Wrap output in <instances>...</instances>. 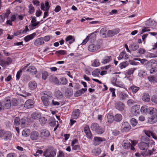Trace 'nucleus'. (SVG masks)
<instances>
[{
	"instance_id": "obj_1",
	"label": "nucleus",
	"mask_w": 157,
	"mask_h": 157,
	"mask_svg": "<svg viewBox=\"0 0 157 157\" xmlns=\"http://www.w3.org/2000/svg\"><path fill=\"white\" fill-rule=\"evenodd\" d=\"M90 128L92 131L98 134H102L105 131L104 129L96 123H92L90 126Z\"/></svg>"
},
{
	"instance_id": "obj_2",
	"label": "nucleus",
	"mask_w": 157,
	"mask_h": 157,
	"mask_svg": "<svg viewBox=\"0 0 157 157\" xmlns=\"http://www.w3.org/2000/svg\"><path fill=\"white\" fill-rule=\"evenodd\" d=\"M42 94H43L44 95L41 97V100L45 106H48L50 103L49 100L52 97L51 94L50 92L47 91L43 92Z\"/></svg>"
},
{
	"instance_id": "obj_3",
	"label": "nucleus",
	"mask_w": 157,
	"mask_h": 157,
	"mask_svg": "<svg viewBox=\"0 0 157 157\" xmlns=\"http://www.w3.org/2000/svg\"><path fill=\"white\" fill-rule=\"evenodd\" d=\"M140 111L142 113H144L146 114H152V113H155L157 111V109L155 108L152 107L148 108L146 105L142 106L140 109Z\"/></svg>"
},
{
	"instance_id": "obj_4",
	"label": "nucleus",
	"mask_w": 157,
	"mask_h": 157,
	"mask_svg": "<svg viewBox=\"0 0 157 157\" xmlns=\"http://www.w3.org/2000/svg\"><path fill=\"white\" fill-rule=\"evenodd\" d=\"M56 154V151L48 149L44 152L43 155L46 157H54Z\"/></svg>"
},
{
	"instance_id": "obj_5",
	"label": "nucleus",
	"mask_w": 157,
	"mask_h": 157,
	"mask_svg": "<svg viewBox=\"0 0 157 157\" xmlns=\"http://www.w3.org/2000/svg\"><path fill=\"white\" fill-rule=\"evenodd\" d=\"M131 113L135 116H137L140 113V106L139 105H136L133 106L131 109Z\"/></svg>"
},
{
	"instance_id": "obj_6",
	"label": "nucleus",
	"mask_w": 157,
	"mask_h": 157,
	"mask_svg": "<svg viewBox=\"0 0 157 157\" xmlns=\"http://www.w3.org/2000/svg\"><path fill=\"white\" fill-rule=\"evenodd\" d=\"M131 129V126L127 122H124L122 123L121 131L123 132H127Z\"/></svg>"
},
{
	"instance_id": "obj_7",
	"label": "nucleus",
	"mask_w": 157,
	"mask_h": 157,
	"mask_svg": "<svg viewBox=\"0 0 157 157\" xmlns=\"http://www.w3.org/2000/svg\"><path fill=\"white\" fill-rule=\"evenodd\" d=\"M97 33L96 31L92 33L90 35L87 36L86 38L83 41L82 44L84 45L85 44L89 39H93L94 40L95 39L96 35L95 33Z\"/></svg>"
},
{
	"instance_id": "obj_8",
	"label": "nucleus",
	"mask_w": 157,
	"mask_h": 157,
	"mask_svg": "<svg viewBox=\"0 0 157 157\" xmlns=\"http://www.w3.org/2000/svg\"><path fill=\"white\" fill-rule=\"evenodd\" d=\"M115 107L117 110L120 111H122L124 109L125 105L123 103L119 101L115 103Z\"/></svg>"
},
{
	"instance_id": "obj_9",
	"label": "nucleus",
	"mask_w": 157,
	"mask_h": 157,
	"mask_svg": "<svg viewBox=\"0 0 157 157\" xmlns=\"http://www.w3.org/2000/svg\"><path fill=\"white\" fill-rule=\"evenodd\" d=\"M14 124L15 125L17 126L21 124V126L23 127H24L25 121L24 120H23V119L20 120L19 117H17L14 119Z\"/></svg>"
},
{
	"instance_id": "obj_10",
	"label": "nucleus",
	"mask_w": 157,
	"mask_h": 157,
	"mask_svg": "<svg viewBox=\"0 0 157 157\" xmlns=\"http://www.w3.org/2000/svg\"><path fill=\"white\" fill-rule=\"evenodd\" d=\"M100 46L99 45L92 44L89 45L88 47L89 50L91 52H95L97 51L100 48Z\"/></svg>"
},
{
	"instance_id": "obj_11",
	"label": "nucleus",
	"mask_w": 157,
	"mask_h": 157,
	"mask_svg": "<svg viewBox=\"0 0 157 157\" xmlns=\"http://www.w3.org/2000/svg\"><path fill=\"white\" fill-rule=\"evenodd\" d=\"M34 101L33 100L28 99L25 102L24 107L27 109L32 108L34 106Z\"/></svg>"
},
{
	"instance_id": "obj_12",
	"label": "nucleus",
	"mask_w": 157,
	"mask_h": 157,
	"mask_svg": "<svg viewBox=\"0 0 157 157\" xmlns=\"http://www.w3.org/2000/svg\"><path fill=\"white\" fill-rule=\"evenodd\" d=\"M105 140V139L100 137L95 136L93 140V144L94 145H98L101 142Z\"/></svg>"
},
{
	"instance_id": "obj_13",
	"label": "nucleus",
	"mask_w": 157,
	"mask_h": 157,
	"mask_svg": "<svg viewBox=\"0 0 157 157\" xmlns=\"http://www.w3.org/2000/svg\"><path fill=\"white\" fill-rule=\"evenodd\" d=\"M5 107L6 109H10L11 106V102L9 97L6 98L3 101Z\"/></svg>"
},
{
	"instance_id": "obj_14",
	"label": "nucleus",
	"mask_w": 157,
	"mask_h": 157,
	"mask_svg": "<svg viewBox=\"0 0 157 157\" xmlns=\"http://www.w3.org/2000/svg\"><path fill=\"white\" fill-rule=\"evenodd\" d=\"M30 137L32 140H35L38 139L39 138V134L37 131H33L31 132Z\"/></svg>"
},
{
	"instance_id": "obj_15",
	"label": "nucleus",
	"mask_w": 157,
	"mask_h": 157,
	"mask_svg": "<svg viewBox=\"0 0 157 157\" xmlns=\"http://www.w3.org/2000/svg\"><path fill=\"white\" fill-rule=\"evenodd\" d=\"M148 142H141L138 144V146L142 150H147L149 147Z\"/></svg>"
},
{
	"instance_id": "obj_16",
	"label": "nucleus",
	"mask_w": 157,
	"mask_h": 157,
	"mask_svg": "<svg viewBox=\"0 0 157 157\" xmlns=\"http://www.w3.org/2000/svg\"><path fill=\"white\" fill-rule=\"evenodd\" d=\"M119 30L118 29H114L109 30L107 33V35L109 36H112L118 33Z\"/></svg>"
},
{
	"instance_id": "obj_17",
	"label": "nucleus",
	"mask_w": 157,
	"mask_h": 157,
	"mask_svg": "<svg viewBox=\"0 0 157 157\" xmlns=\"http://www.w3.org/2000/svg\"><path fill=\"white\" fill-rule=\"evenodd\" d=\"M50 135L49 131L46 129H42L41 131V137L45 139Z\"/></svg>"
},
{
	"instance_id": "obj_18",
	"label": "nucleus",
	"mask_w": 157,
	"mask_h": 157,
	"mask_svg": "<svg viewBox=\"0 0 157 157\" xmlns=\"http://www.w3.org/2000/svg\"><path fill=\"white\" fill-rule=\"evenodd\" d=\"M84 132L88 138L90 139L92 138V135L89 126L88 125L85 126L84 127Z\"/></svg>"
},
{
	"instance_id": "obj_19",
	"label": "nucleus",
	"mask_w": 157,
	"mask_h": 157,
	"mask_svg": "<svg viewBox=\"0 0 157 157\" xmlns=\"http://www.w3.org/2000/svg\"><path fill=\"white\" fill-rule=\"evenodd\" d=\"M80 110L78 109H74L73 112L71 115L73 119H77L80 115Z\"/></svg>"
},
{
	"instance_id": "obj_20",
	"label": "nucleus",
	"mask_w": 157,
	"mask_h": 157,
	"mask_svg": "<svg viewBox=\"0 0 157 157\" xmlns=\"http://www.w3.org/2000/svg\"><path fill=\"white\" fill-rule=\"evenodd\" d=\"M55 96L59 100L63 99L64 96L62 93L59 90H57L55 92Z\"/></svg>"
},
{
	"instance_id": "obj_21",
	"label": "nucleus",
	"mask_w": 157,
	"mask_h": 157,
	"mask_svg": "<svg viewBox=\"0 0 157 157\" xmlns=\"http://www.w3.org/2000/svg\"><path fill=\"white\" fill-rule=\"evenodd\" d=\"M152 153V151H147V150L144 152L142 153L141 154H140L138 152L136 153L135 154V155L137 157H140L141 155H142L143 156H146L147 155H150Z\"/></svg>"
},
{
	"instance_id": "obj_22",
	"label": "nucleus",
	"mask_w": 157,
	"mask_h": 157,
	"mask_svg": "<svg viewBox=\"0 0 157 157\" xmlns=\"http://www.w3.org/2000/svg\"><path fill=\"white\" fill-rule=\"evenodd\" d=\"M73 91L72 89L70 88L67 89L65 92V95L66 98H70L73 95Z\"/></svg>"
},
{
	"instance_id": "obj_23",
	"label": "nucleus",
	"mask_w": 157,
	"mask_h": 157,
	"mask_svg": "<svg viewBox=\"0 0 157 157\" xmlns=\"http://www.w3.org/2000/svg\"><path fill=\"white\" fill-rule=\"evenodd\" d=\"M27 71L29 72L32 75H35L37 72V71L35 67L31 66L29 67L27 70Z\"/></svg>"
},
{
	"instance_id": "obj_24",
	"label": "nucleus",
	"mask_w": 157,
	"mask_h": 157,
	"mask_svg": "<svg viewBox=\"0 0 157 157\" xmlns=\"http://www.w3.org/2000/svg\"><path fill=\"white\" fill-rule=\"evenodd\" d=\"M44 43L42 37L36 39L35 40L34 44L35 46H38L44 44Z\"/></svg>"
},
{
	"instance_id": "obj_25",
	"label": "nucleus",
	"mask_w": 157,
	"mask_h": 157,
	"mask_svg": "<svg viewBox=\"0 0 157 157\" xmlns=\"http://www.w3.org/2000/svg\"><path fill=\"white\" fill-rule=\"evenodd\" d=\"M36 35V33H34L28 35L24 38V40L25 42H27L33 39Z\"/></svg>"
},
{
	"instance_id": "obj_26",
	"label": "nucleus",
	"mask_w": 157,
	"mask_h": 157,
	"mask_svg": "<svg viewBox=\"0 0 157 157\" xmlns=\"http://www.w3.org/2000/svg\"><path fill=\"white\" fill-rule=\"evenodd\" d=\"M87 90L86 88H82L80 90H77L75 93V96L77 97L81 95L82 94H84Z\"/></svg>"
},
{
	"instance_id": "obj_27",
	"label": "nucleus",
	"mask_w": 157,
	"mask_h": 157,
	"mask_svg": "<svg viewBox=\"0 0 157 157\" xmlns=\"http://www.w3.org/2000/svg\"><path fill=\"white\" fill-rule=\"evenodd\" d=\"M122 146L124 148L127 149L131 146V143L127 140H124L122 143Z\"/></svg>"
},
{
	"instance_id": "obj_28",
	"label": "nucleus",
	"mask_w": 157,
	"mask_h": 157,
	"mask_svg": "<svg viewBox=\"0 0 157 157\" xmlns=\"http://www.w3.org/2000/svg\"><path fill=\"white\" fill-rule=\"evenodd\" d=\"M37 86V84L34 81H31L29 83V88L31 90L35 89L36 87Z\"/></svg>"
},
{
	"instance_id": "obj_29",
	"label": "nucleus",
	"mask_w": 157,
	"mask_h": 157,
	"mask_svg": "<svg viewBox=\"0 0 157 157\" xmlns=\"http://www.w3.org/2000/svg\"><path fill=\"white\" fill-rule=\"evenodd\" d=\"M49 79L50 82L56 84H59V81L57 78L51 75L49 76Z\"/></svg>"
},
{
	"instance_id": "obj_30",
	"label": "nucleus",
	"mask_w": 157,
	"mask_h": 157,
	"mask_svg": "<svg viewBox=\"0 0 157 157\" xmlns=\"http://www.w3.org/2000/svg\"><path fill=\"white\" fill-rule=\"evenodd\" d=\"M142 100L144 101L148 102L150 100V96L147 93H144L142 97Z\"/></svg>"
},
{
	"instance_id": "obj_31",
	"label": "nucleus",
	"mask_w": 157,
	"mask_h": 157,
	"mask_svg": "<svg viewBox=\"0 0 157 157\" xmlns=\"http://www.w3.org/2000/svg\"><path fill=\"white\" fill-rule=\"evenodd\" d=\"M32 118L35 119H40L41 117V113L38 112L33 113L31 115Z\"/></svg>"
},
{
	"instance_id": "obj_32",
	"label": "nucleus",
	"mask_w": 157,
	"mask_h": 157,
	"mask_svg": "<svg viewBox=\"0 0 157 157\" xmlns=\"http://www.w3.org/2000/svg\"><path fill=\"white\" fill-rule=\"evenodd\" d=\"M11 134L10 132L5 131L3 136L4 139L5 140H10L11 137Z\"/></svg>"
},
{
	"instance_id": "obj_33",
	"label": "nucleus",
	"mask_w": 157,
	"mask_h": 157,
	"mask_svg": "<svg viewBox=\"0 0 157 157\" xmlns=\"http://www.w3.org/2000/svg\"><path fill=\"white\" fill-rule=\"evenodd\" d=\"M75 38L71 35L68 36L66 38V41H68V43L71 44L75 41Z\"/></svg>"
},
{
	"instance_id": "obj_34",
	"label": "nucleus",
	"mask_w": 157,
	"mask_h": 157,
	"mask_svg": "<svg viewBox=\"0 0 157 157\" xmlns=\"http://www.w3.org/2000/svg\"><path fill=\"white\" fill-rule=\"evenodd\" d=\"M119 97L120 100H124L128 98V95L124 93L121 92L119 94Z\"/></svg>"
},
{
	"instance_id": "obj_35",
	"label": "nucleus",
	"mask_w": 157,
	"mask_h": 157,
	"mask_svg": "<svg viewBox=\"0 0 157 157\" xmlns=\"http://www.w3.org/2000/svg\"><path fill=\"white\" fill-rule=\"evenodd\" d=\"M107 30L106 28H102L100 32V35L103 37H106L107 33Z\"/></svg>"
},
{
	"instance_id": "obj_36",
	"label": "nucleus",
	"mask_w": 157,
	"mask_h": 157,
	"mask_svg": "<svg viewBox=\"0 0 157 157\" xmlns=\"http://www.w3.org/2000/svg\"><path fill=\"white\" fill-rule=\"evenodd\" d=\"M102 63L104 64L106 63L109 62L112 60V58L111 56H105L103 59Z\"/></svg>"
},
{
	"instance_id": "obj_37",
	"label": "nucleus",
	"mask_w": 157,
	"mask_h": 157,
	"mask_svg": "<svg viewBox=\"0 0 157 157\" xmlns=\"http://www.w3.org/2000/svg\"><path fill=\"white\" fill-rule=\"evenodd\" d=\"M129 47L132 51H134L139 48V45L136 43H133L130 45Z\"/></svg>"
},
{
	"instance_id": "obj_38",
	"label": "nucleus",
	"mask_w": 157,
	"mask_h": 157,
	"mask_svg": "<svg viewBox=\"0 0 157 157\" xmlns=\"http://www.w3.org/2000/svg\"><path fill=\"white\" fill-rule=\"evenodd\" d=\"M40 23L39 21H37V22L32 23L31 25H29V27L31 29H33L39 26Z\"/></svg>"
},
{
	"instance_id": "obj_39",
	"label": "nucleus",
	"mask_w": 157,
	"mask_h": 157,
	"mask_svg": "<svg viewBox=\"0 0 157 157\" xmlns=\"http://www.w3.org/2000/svg\"><path fill=\"white\" fill-rule=\"evenodd\" d=\"M107 118L108 122L110 124L112 123L113 122V120H114V117L113 116L109 114L107 115Z\"/></svg>"
},
{
	"instance_id": "obj_40",
	"label": "nucleus",
	"mask_w": 157,
	"mask_h": 157,
	"mask_svg": "<svg viewBox=\"0 0 157 157\" xmlns=\"http://www.w3.org/2000/svg\"><path fill=\"white\" fill-rule=\"evenodd\" d=\"M114 118L115 121L117 122H119L121 120L122 116L121 114H117L115 115Z\"/></svg>"
},
{
	"instance_id": "obj_41",
	"label": "nucleus",
	"mask_w": 157,
	"mask_h": 157,
	"mask_svg": "<svg viewBox=\"0 0 157 157\" xmlns=\"http://www.w3.org/2000/svg\"><path fill=\"white\" fill-rule=\"evenodd\" d=\"M135 69V68H130L126 71L125 73V75L126 76H130L133 73Z\"/></svg>"
},
{
	"instance_id": "obj_42",
	"label": "nucleus",
	"mask_w": 157,
	"mask_h": 157,
	"mask_svg": "<svg viewBox=\"0 0 157 157\" xmlns=\"http://www.w3.org/2000/svg\"><path fill=\"white\" fill-rule=\"evenodd\" d=\"M132 92L136 93L139 89L140 88L135 86H132L130 88Z\"/></svg>"
},
{
	"instance_id": "obj_43",
	"label": "nucleus",
	"mask_w": 157,
	"mask_h": 157,
	"mask_svg": "<svg viewBox=\"0 0 157 157\" xmlns=\"http://www.w3.org/2000/svg\"><path fill=\"white\" fill-rule=\"evenodd\" d=\"M130 122L133 126H135L137 124V121L134 118H132L130 120Z\"/></svg>"
},
{
	"instance_id": "obj_44",
	"label": "nucleus",
	"mask_w": 157,
	"mask_h": 157,
	"mask_svg": "<svg viewBox=\"0 0 157 157\" xmlns=\"http://www.w3.org/2000/svg\"><path fill=\"white\" fill-rule=\"evenodd\" d=\"M146 51L144 48H140L138 50L137 53L139 55L136 56V57H140L141 55L145 53Z\"/></svg>"
},
{
	"instance_id": "obj_45",
	"label": "nucleus",
	"mask_w": 157,
	"mask_h": 157,
	"mask_svg": "<svg viewBox=\"0 0 157 157\" xmlns=\"http://www.w3.org/2000/svg\"><path fill=\"white\" fill-rule=\"evenodd\" d=\"M29 13L30 14H32L35 11L34 7L33 6L32 4H30L29 6Z\"/></svg>"
},
{
	"instance_id": "obj_46",
	"label": "nucleus",
	"mask_w": 157,
	"mask_h": 157,
	"mask_svg": "<svg viewBox=\"0 0 157 157\" xmlns=\"http://www.w3.org/2000/svg\"><path fill=\"white\" fill-rule=\"evenodd\" d=\"M128 64V63L127 62H124L121 63L119 65L121 68L122 69L125 68Z\"/></svg>"
},
{
	"instance_id": "obj_47",
	"label": "nucleus",
	"mask_w": 157,
	"mask_h": 157,
	"mask_svg": "<svg viewBox=\"0 0 157 157\" xmlns=\"http://www.w3.org/2000/svg\"><path fill=\"white\" fill-rule=\"evenodd\" d=\"M39 119L40 122L42 125H43L45 124L46 123L47 121V120L45 119V118L44 117H41Z\"/></svg>"
},
{
	"instance_id": "obj_48",
	"label": "nucleus",
	"mask_w": 157,
	"mask_h": 157,
	"mask_svg": "<svg viewBox=\"0 0 157 157\" xmlns=\"http://www.w3.org/2000/svg\"><path fill=\"white\" fill-rule=\"evenodd\" d=\"M141 140L142 141V142H148V144H149L150 142L149 138L148 137H147V136H142L141 138Z\"/></svg>"
},
{
	"instance_id": "obj_49",
	"label": "nucleus",
	"mask_w": 157,
	"mask_h": 157,
	"mask_svg": "<svg viewBox=\"0 0 157 157\" xmlns=\"http://www.w3.org/2000/svg\"><path fill=\"white\" fill-rule=\"evenodd\" d=\"M0 65L2 67H6L7 64L6 61L1 58L0 57Z\"/></svg>"
},
{
	"instance_id": "obj_50",
	"label": "nucleus",
	"mask_w": 157,
	"mask_h": 157,
	"mask_svg": "<svg viewBox=\"0 0 157 157\" xmlns=\"http://www.w3.org/2000/svg\"><path fill=\"white\" fill-rule=\"evenodd\" d=\"M67 81L65 78H62L60 79V83L61 84L65 85L67 83Z\"/></svg>"
},
{
	"instance_id": "obj_51",
	"label": "nucleus",
	"mask_w": 157,
	"mask_h": 157,
	"mask_svg": "<svg viewBox=\"0 0 157 157\" xmlns=\"http://www.w3.org/2000/svg\"><path fill=\"white\" fill-rule=\"evenodd\" d=\"M56 54H59L61 55H65L66 54V52L63 50H60L56 52Z\"/></svg>"
},
{
	"instance_id": "obj_52",
	"label": "nucleus",
	"mask_w": 157,
	"mask_h": 157,
	"mask_svg": "<svg viewBox=\"0 0 157 157\" xmlns=\"http://www.w3.org/2000/svg\"><path fill=\"white\" fill-rule=\"evenodd\" d=\"M11 105L12 106H16L17 105V101L15 98H13L11 100Z\"/></svg>"
},
{
	"instance_id": "obj_53",
	"label": "nucleus",
	"mask_w": 157,
	"mask_h": 157,
	"mask_svg": "<svg viewBox=\"0 0 157 157\" xmlns=\"http://www.w3.org/2000/svg\"><path fill=\"white\" fill-rule=\"evenodd\" d=\"M146 74V72L143 70H140L138 73V75L141 77H144Z\"/></svg>"
},
{
	"instance_id": "obj_54",
	"label": "nucleus",
	"mask_w": 157,
	"mask_h": 157,
	"mask_svg": "<svg viewBox=\"0 0 157 157\" xmlns=\"http://www.w3.org/2000/svg\"><path fill=\"white\" fill-rule=\"evenodd\" d=\"M100 72V70L99 69H96L94 70L92 72V75L94 76H97L98 75Z\"/></svg>"
},
{
	"instance_id": "obj_55",
	"label": "nucleus",
	"mask_w": 157,
	"mask_h": 157,
	"mask_svg": "<svg viewBox=\"0 0 157 157\" xmlns=\"http://www.w3.org/2000/svg\"><path fill=\"white\" fill-rule=\"evenodd\" d=\"M10 13L11 12L10 11V10L8 9L7 10L6 13H3L2 14L3 15L5 18H6L8 19L9 16V15Z\"/></svg>"
},
{
	"instance_id": "obj_56",
	"label": "nucleus",
	"mask_w": 157,
	"mask_h": 157,
	"mask_svg": "<svg viewBox=\"0 0 157 157\" xmlns=\"http://www.w3.org/2000/svg\"><path fill=\"white\" fill-rule=\"evenodd\" d=\"M152 114H150L151 115H152V117L154 118V121H155V122H157V111L155 113H152Z\"/></svg>"
},
{
	"instance_id": "obj_57",
	"label": "nucleus",
	"mask_w": 157,
	"mask_h": 157,
	"mask_svg": "<svg viewBox=\"0 0 157 157\" xmlns=\"http://www.w3.org/2000/svg\"><path fill=\"white\" fill-rule=\"evenodd\" d=\"M151 101L157 104V96L153 95L151 97Z\"/></svg>"
},
{
	"instance_id": "obj_58",
	"label": "nucleus",
	"mask_w": 157,
	"mask_h": 157,
	"mask_svg": "<svg viewBox=\"0 0 157 157\" xmlns=\"http://www.w3.org/2000/svg\"><path fill=\"white\" fill-rule=\"evenodd\" d=\"M23 136L25 137L28 136H29V134L28 132L26 129L24 130L22 132Z\"/></svg>"
},
{
	"instance_id": "obj_59",
	"label": "nucleus",
	"mask_w": 157,
	"mask_h": 157,
	"mask_svg": "<svg viewBox=\"0 0 157 157\" xmlns=\"http://www.w3.org/2000/svg\"><path fill=\"white\" fill-rule=\"evenodd\" d=\"M147 56L149 57L150 58H154L157 57V51L155 53H149Z\"/></svg>"
},
{
	"instance_id": "obj_60",
	"label": "nucleus",
	"mask_w": 157,
	"mask_h": 157,
	"mask_svg": "<svg viewBox=\"0 0 157 157\" xmlns=\"http://www.w3.org/2000/svg\"><path fill=\"white\" fill-rule=\"evenodd\" d=\"M22 72V70H20L17 72L16 75L17 80H18L20 79V77L21 75Z\"/></svg>"
},
{
	"instance_id": "obj_61",
	"label": "nucleus",
	"mask_w": 157,
	"mask_h": 157,
	"mask_svg": "<svg viewBox=\"0 0 157 157\" xmlns=\"http://www.w3.org/2000/svg\"><path fill=\"white\" fill-rule=\"evenodd\" d=\"M48 75V73L46 71H44L42 73V78L44 80L46 79Z\"/></svg>"
},
{
	"instance_id": "obj_62",
	"label": "nucleus",
	"mask_w": 157,
	"mask_h": 157,
	"mask_svg": "<svg viewBox=\"0 0 157 157\" xmlns=\"http://www.w3.org/2000/svg\"><path fill=\"white\" fill-rule=\"evenodd\" d=\"M100 64V63L98 60H95L93 63L92 64V66L94 67H98V66Z\"/></svg>"
},
{
	"instance_id": "obj_63",
	"label": "nucleus",
	"mask_w": 157,
	"mask_h": 157,
	"mask_svg": "<svg viewBox=\"0 0 157 157\" xmlns=\"http://www.w3.org/2000/svg\"><path fill=\"white\" fill-rule=\"evenodd\" d=\"M17 155L16 153L13 152L10 153L8 154L7 157H17Z\"/></svg>"
},
{
	"instance_id": "obj_64",
	"label": "nucleus",
	"mask_w": 157,
	"mask_h": 157,
	"mask_svg": "<svg viewBox=\"0 0 157 157\" xmlns=\"http://www.w3.org/2000/svg\"><path fill=\"white\" fill-rule=\"evenodd\" d=\"M149 81L151 82H154L155 80V77L154 76L148 77Z\"/></svg>"
}]
</instances>
